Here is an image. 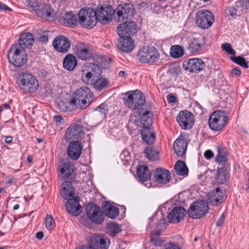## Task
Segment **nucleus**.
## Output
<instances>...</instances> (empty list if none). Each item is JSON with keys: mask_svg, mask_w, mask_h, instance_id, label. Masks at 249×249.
<instances>
[{"mask_svg": "<svg viewBox=\"0 0 249 249\" xmlns=\"http://www.w3.org/2000/svg\"><path fill=\"white\" fill-rule=\"evenodd\" d=\"M18 44L15 46H18L19 49L24 50L29 48L31 46V33L30 32L24 33L21 35L18 40Z\"/></svg>", "mask_w": 249, "mask_h": 249, "instance_id": "34", "label": "nucleus"}, {"mask_svg": "<svg viewBox=\"0 0 249 249\" xmlns=\"http://www.w3.org/2000/svg\"><path fill=\"white\" fill-rule=\"evenodd\" d=\"M53 46L58 52L65 53H67L70 48L71 41L64 36H58L54 38Z\"/></svg>", "mask_w": 249, "mask_h": 249, "instance_id": "19", "label": "nucleus"}, {"mask_svg": "<svg viewBox=\"0 0 249 249\" xmlns=\"http://www.w3.org/2000/svg\"><path fill=\"white\" fill-rule=\"evenodd\" d=\"M205 44L204 38L202 36L190 40L188 42L187 49L191 53L200 51L201 47Z\"/></svg>", "mask_w": 249, "mask_h": 249, "instance_id": "31", "label": "nucleus"}, {"mask_svg": "<svg viewBox=\"0 0 249 249\" xmlns=\"http://www.w3.org/2000/svg\"><path fill=\"white\" fill-rule=\"evenodd\" d=\"M70 144L67 149L68 157L71 160H78L81 154L83 149L82 144L79 141L69 142Z\"/></svg>", "mask_w": 249, "mask_h": 249, "instance_id": "22", "label": "nucleus"}, {"mask_svg": "<svg viewBox=\"0 0 249 249\" xmlns=\"http://www.w3.org/2000/svg\"><path fill=\"white\" fill-rule=\"evenodd\" d=\"M78 23L85 28L91 29L97 23V17L92 8H82L78 12Z\"/></svg>", "mask_w": 249, "mask_h": 249, "instance_id": "5", "label": "nucleus"}, {"mask_svg": "<svg viewBox=\"0 0 249 249\" xmlns=\"http://www.w3.org/2000/svg\"><path fill=\"white\" fill-rule=\"evenodd\" d=\"M74 52L77 57L81 60H88L92 57L89 46L83 42H79L75 45Z\"/></svg>", "mask_w": 249, "mask_h": 249, "instance_id": "23", "label": "nucleus"}, {"mask_svg": "<svg viewBox=\"0 0 249 249\" xmlns=\"http://www.w3.org/2000/svg\"><path fill=\"white\" fill-rule=\"evenodd\" d=\"M58 18L59 22L65 26L73 27L77 26L78 23L76 15L71 12H66Z\"/></svg>", "mask_w": 249, "mask_h": 249, "instance_id": "27", "label": "nucleus"}, {"mask_svg": "<svg viewBox=\"0 0 249 249\" xmlns=\"http://www.w3.org/2000/svg\"><path fill=\"white\" fill-rule=\"evenodd\" d=\"M137 174L142 181H145L150 179L151 173L147 166L140 165L137 170Z\"/></svg>", "mask_w": 249, "mask_h": 249, "instance_id": "36", "label": "nucleus"}, {"mask_svg": "<svg viewBox=\"0 0 249 249\" xmlns=\"http://www.w3.org/2000/svg\"><path fill=\"white\" fill-rule=\"evenodd\" d=\"M30 98L26 97L24 99V103L25 106V116H28L30 117Z\"/></svg>", "mask_w": 249, "mask_h": 249, "instance_id": "50", "label": "nucleus"}, {"mask_svg": "<svg viewBox=\"0 0 249 249\" xmlns=\"http://www.w3.org/2000/svg\"><path fill=\"white\" fill-rule=\"evenodd\" d=\"M231 60L235 63L242 66L245 68H248V62L246 59L241 56H232L231 57Z\"/></svg>", "mask_w": 249, "mask_h": 249, "instance_id": "45", "label": "nucleus"}, {"mask_svg": "<svg viewBox=\"0 0 249 249\" xmlns=\"http://www.w3.org/2000/svg\"><path fill=\"white\" fill-rule=\"evenodd\" d=\"M60 178L65 180L61 187H72L75 183V176L73 167L69 162H65L60 168Z\"/></svg>", "mask_w": 249, "mask_h": 249, "instance_id": "11", "label": "nucleus"}, {"mask_svg": "<svg viewBox=\"0 0 249 249\" xmlns=\"http://www.w3.org/2000/svg\"><path fill=\"white\" fill-rule=\"evenodd\" d=\"M61 194L64 199L67 200L71 197H75V190L74 188H62Z\"/></svg>", "mask_w": 249, "mask_h": 249, "instance_id": "42", "label": "nucleus"}, {"mask_svg": "<svg viewBox=\"0 0 249 249\" xmlns=\"http://www.w3.org/2000/svg\"><path fill=\"white\" fill-rule=\"evenodd\" d=\"M110 244V240L103 235L95 234L92 236L89 243L91 249H107Z\"/></svg>", "mask_w": 249, "mask_h": 249, "instance_id": "21", "label": "nucleus"}, {"mask_svg": "<svg viewBox=\"0 0 249 249\" xmlns=\"http://www.w3.org/2000/svg\"><path fill=\"white\" fill-rule=\"evenodd\" d=\"M86 210L88 217L93 223L100 224L103 222L104 216L101 213L100 207L96 204L90 203L87 206Z\"/></svg>", "mask_w": 249, "mask_h": 249, "instance_id": "14", "label": "nucleus"}, {"mask_svg": "<svg viewBox=\"0 0 249 249\" xmlns=\"http://www.w3.org/2000/svg\"><path fill=\"white\" fill-rule=\"evenodd\" d=\"M124 105L132 109H139L143 106L145 99L144 95L139 90H130L124 94Z\"/></svg>", "mask_w": 249, "mask_h": 249, "instance_id": "3", "label": "nucleus"}, {"mask_svg": "<svg viewBox=\"0 0 249 249\" xmlns=\"http://www.w3.org/2000/svg\"><path fill=\"white\" fill-rule=\"evenodd\" d=\"M153 174L155 181L160 184L165 185L171 179L170 172L163 168H156L154 170Z\"/></svg>", "mask_w": 249, "mask_h": 249, "instance_id": "24", "label": "nucleus"}, {"mask_svg": "<svg viewBox=\"0 0 249 249\" xmlns=\"http://www.w3.org/2000/svg\"><path fill=\"white\" fill-rule=\"evenodd\" d=\"M231 73L233 76L238 77L241 74V71L239 68H234L231 70Z\"/></svg>", "mask_w": 249, "mask_h": 249, "instance_id": "59", "label": "nucleus"}, {"mask_svg": "<svg viewBox=\"0 0 249 249\" xmlns=\"http://www.w3.org/2000/svg\"><path fill=\"white\" fill-rule=\"evenodd\" d=\"M165 249H180L178 245L174 244L172 242L166 244L164 246Z\"/></svg>", "mask_w": 249, "mask_h": 249, "instance_id": "56", "label": "nucleus"}, {"mask_svg": "<svg viewBox=\"0 0 249 249\" xmlns=\"http://www.w3.org/2000/svg\"><path fill=\"white\" fill-rule=\"evenodd\" d=\"M184 53L183 48L178 45L172 46L170 51V55L174 58L181 57L184 54Z\"/></svg>", "mask_w": 249, "mask_h": 249, "instance_id": "41", "label": "nucleus"}, {"mask_svg": "<svg viewBox=\"0 0 249 249\" xmlns=\"http://www.w3.org/2000/svg\"><path fill=\"white\" fill-rule=\"evenodd\" d=\"M18 86L21 89L25 92H30L31 89V74L28 73H23L20 81L18 82Z\"/></svg>", "mask_w": 249, "mask_h": 249, "instance_id": "33", "label": "nucleus"}, {"mask_svg": "<svg viewBox=\"0 0 249 249\" xmlns=\"http://www.w3.org/2000/svg\"><path fill=\"white\" fill-rule=\"evenodd\" d=\"M187 144L185 139L180 137L178 138L174 143V150L175 153L178 156H183L186 152Z\"/></svg>", "mask_w": 249, "mask_h": 249, "instance_id": "30", "label": "nucleus"}, {"mask_svg": "<svg viewBox=\"0 0 249 249\" xmlns=\"http://www.w3.org/2000/svg\"><path fill=\"white\" fill-rule=\"evenodd\" d=\"M225 216L224 213H223L218 220L216 222V225L217 227H222L225 221Z\"/></svg>", "mask_w": 249, "mask_h": 249, "instance_id": "57", "label": "nucleus"}, {"mask_svg": "<svg viewBox=\"0 0 249 249\" xmlns=\"http://www.w3.org/2000/svg\"><path fill=\"white\" fill-rule=\"evenodd\" d=\"M167 100L169 103H173L176 102V98L172 94H169L167 97Z\"/></svg>", "mask_w": 249, "mask_h": 249, "instance_id": "63", "label": "nucleus"}, {"mask_svg": "<svg viewBox=\"0 0 249 249\" xmlns=\"http://www.w3.org/2000/svg\"><path fill=\"white\" fill-rule=\"evenodd\" d=\"M88 68L85 75H83L82 78L84 82L92 86L99 91L109 86L110 81L107 78L102 77V70L97 65L90 64Z\"/></svg>", "mask_w": 249, "mask_h": 249, "instance_id": "2", "label": "nucleus"}, {"mask_svg": "<svg viewBox=\"0 0 249 249\" xmlns=\"http://www.w3.org/2000/svg\"><path fill=\"white\" fill-rule=\"evenodd\" d=\"M7 58L11 64L15 67H20L26 63L27 56L18 46H13L9 51Z\"/></svg>", "mask_w": 249, "mask_h": 249, "instance_id": "8", "label": "nucleus"}, {"mask_svg": "<svg viewBox=\"0 0 249 249\" xmlns=\"http://www.w3.org/2000/svg\"><path fill=\"white\" fill-rule=\"evenodd\" d=\"M209 210L208 201L199 199L191 204L187 210L189 216L193 219H199L204 216Z\"/></svg>", "mask_w": 249, "mask_h": 249, "instance_id": "4", "label": "nucleus"}, {"mask_svg": "<svg viewBox=\"0 0 249 249\" xmlns=\"http://www.w3.org/2000/svg\"><path fill=\"white\" fill-rule=\"evenodd\" d=\"M174 169L177 175L186 176L188 174V169L184 161L178 160L174 166Z\"/></svg>", "mask_w": 249, "mask_h": 249, "instance_id": "40", "label": "nucleus"}, {"mask_svg": "<svg viewBox=\"0 0 249 249\" xmlns=\"http://www.w3.org/2000/svg\"><path fill=\"white\" fill-rule=\"evenodd\" d=\"M94 12L97 21L98 20L102 24H106L111 21L112 16L115 15L114 9L111 6L97 7Z\"/></svg>", "mask_w": 249, "mask_h": 249, "instance_id": "16", "label": "nucleus"}, {"mask_svg": "<svg viewBox=\"0 0 249 249\" xmlns=\"http://www.w3.org/2000/svg\"><path fill=\"white\" fill-rule=\"evenodd\" d=\"M228 117L224 111H214L209 119V125L213 131H219L223 129L227 123Z\"/></svg>", "mask_w": 249, "mask_h": 249, "instance_id": "7", "label": "nucleus"}, {"mask_svg": "<svg viewBox=\"0 0 249 249\" xmlns=\"http://www.w3.org/2000/svg\"><path fill=\"white\" fill-rule=\"evenodd\" d=\"M105 105L102 104L96 108V112L97 114H100L101 117L102 119L106 118V114L107 113V110L106 108Z\"/></svg>", "mask_w": 249, "mask_h": 249, "instance_id": "48", "label": "nucleus"}, {"mask_svg": "<svg viewBox=\"0 0 249 249\" xmlns=\"http://www.w3.org/2000/svg\"><path fill=\"white\" fill-rule=\"evenodd\" d=\"M77 61L76 57L71 54H68L64 57L63 66L66 70L71 71L76 67Z\"/></svg>", "mask_w": 249, "mask_h": 249, "instance_id": "35", "label": "nucleus"}, {"mask_svg": "<svg viewBox=\"0 0 249 249\" xmlns=\"http://www.w3.org/2000/svg\"><path fill=\"white\" fill-rule=\"evenodd\" d=\"M195 18L197 27L203 29L211 27L214 21L213 13L205 9L199 10L196 13Z\"/></svg>", "mask_w": 249, "mask_h": 249, "instance_id": "10", "label": "nucleus"}, {"mask_svg": "<svg viewBox=\"0 0 249 249\" xmlns=\"http://www.w3.org/2000/svg\"><path fill=\"white\" fill-rule=\"evenodd\" d=\"M114 18L119 22L130 20L134 16V8L131 3H124L119 5L114 10Z\"/></svg>", "mask_w": 249, "mask_h": 249, "instance_id": "12", "label": "nucleus"}, {"mask_svg": "<svg viewBox=\"0 0 249 249\" xmlns=\"http://www.w3.org/2000/svg\"><path fill=\"white\" fill-rule=\"evenodd\" d=\"M53 121L56 125H60L64 123V120L61 116H55L53 118Z\"/></svg>", "mask_w": 249, "mask_h": 249, "instance_id": "55", "label": "nucleus"}, {"mask_svg": "<svg viewBox=\"0 0 249 249\" xmlns=\"http://www.w3.org/2000/svg\"><path fill=\"white\" fill-rule=\"evenodd\" d=\"M151 241L157 246H160L162 244V241L159 237H154V234L151 235Z\"/></svg>", "mask_w": 249, "mask_h": 249, "instance_id": "52", "label": "nucleus"}, {"mask_svg": "<svg viewBox=\"0 0 249 249\" xmlns=\"http://www.w3.org/2000/svg\"><path fill=\"white\" fill-rule=\"evenodd\" d=\"M36 39H38V41L41 43H46L48 41V37L46 35L40 36L39 38L36 37Z\"/></svg>", "mask_w": 249, "mask_h": 249, "instance_id": "62", "label": "nucleus"}, {"mask_svg": "<svg viewBox=\"0 0 249 249\" xmlns=\"http://www.w3.org/2000/svg\"><path fill=\"white\" fill-rule=\"evenodd\" d=\"M204 157L206 159L209 160L213 157V153L210 150H206L204 153Z\"/></svg>", "mask_w": 249, "mask_h": 249, "instance_id": "60", "label": "nucleus"}, {"mask_svg": "<svg viewBox=\"0 0 249 249\" xmlns=\"http://www.w3.org/2000/svg\"><path fill=\"white\" fill-rule=\"evenodd\" d=\"M227 157L228 156H216L215 161L218 163L217 169H227L229 167Z\"/></svg>", "mask_w": 249, "mask_h": 249, "instance_id": "43", "label": "nucleus"}, {"mask_svg": "<svg viewBox=\"0 0 249 249\" xmlns=\"http://www.w3.org/2000/svg\"><path fill=\"white\" fill-rule=\"evenodd\" d=\"M217 155L220 156H228V153L227 148L224 147L218 146L217 147Z\"/></svg>", "mask_w": 249, "mask_h": 249, "instance_id": "51", "label": "nucleus"}, {"mask_svg": "<svg viewBox=\"0 0 249 249\" xmlns=\"http://www.w3.org/2000/svg\"><path fill=\"white\" fill-rule=\"evenodd\" d=\"M65 207L67 211L74 216L79 215L82 211L78 197L68 199Z\"/></svg>", "mask_w": 249, "mask_h": 249, "instance_id": "26", "label": "nucleus"}, {"mask_svg": "<svg viewBox=\"0 0 249 249\" xmlns=\"http://www.w3.org/2000/svg\"><path fill=\"white\" fill-rule=\"evenodd\" d=\"M83 127L80 124H71L66 130L64 138L67 142L79 141L82 139L84 132Z\"/></svg>", "mask_w": 249, "mask_h": 249, "instance_id": "13", "label": "nucleus"}, {"mask_svg": "<svg viewBox=\"0 0 249 249\" xmlns=\"http://www.w3.org/2000/svg\"><path fill=\"white\" fill-rule=\"evenodd\" d=\"M165 224L166 220L165 219H161L157 223V227L159 229L161 230L162 227H164Z\"/></svg>", "mask_w": 249, "mask_h": 249, "instance_id": "61", "label": "nucleus"}, {"mask_svg": "<svg viewBox=\"0 0 249 249\" xmlns=\"http://www.w3.org/2000/svg\"><path fill=\"white\" fill-rule=\"evenodd\" d=\"M107 229L111 236H115L117 233L121 232V229L119 224L116 223H109Z\"/></svg>", "mask_w": 249, "mask_h": 249, "instance_id": "44", "label": "nucleus"}, {"mask_svg": "<svg viewBox=\"0 0 249 249\" xmlns=\"http://www.w3.org/2000/svg\"><path fill=\"white\" fill-rule=\"evenodd\" d=\"M217 82L221 87L225 86L227 85V81L226 80L222 73H220L218 75Z\"/></svg>", "mask_w": 249, "mask_h": 249, "instance_id": "53", "label": "nucleus"}, {"mask_svg": "<svg viewBox=\"0 0 249 249\" xmlns=\"http://www.w3.org/2000/svg\"><path fill=\"white\" fill-rule=\"evenodd\" d=\"M117 28V33L119 37H130L137 32V26L135 22L127 20L123 21Z\"/></svg>", "mask_w": 249, "mask_h": 249, "instance_id": "17", "label": "nucleus"}, {"mask_svg": "<svg viewBox=\"0 0 249 249\" xmlns=\"http://www.w3.org/2000/svg\"><path fill=\"white\" fill-rule=\"evenodd\" d=\"M45 224L47 229L49 230H52L54 228L55 221L51 215H47L45 219Z\"/></svg>", "mask_w": 249, "mask_h": 249, "instance_id": "47", "label": "nucleus"}, {"mask_svg": "<svg viewBox=\"0 0 249 249\" xmlns=\"http://www.w3.org/2000/svg\"><path fill=\"white\" fill-rule=\"evenodd\" d=\"M227 169H217V173L215 175L214 181L217 184L225 183L229 178V173Z\"/></svg>", "mask_w": 249, "mask_h": 249, "instance_id": "37", "label": "nucleus"}, {"mask_svg": "<svg viewBox=\"0 0 249 249\" xmlns=\"http://www.w3.org/2000/svg\"><path fill=\"white\" fill-rule=\"evenodd\" d=\"M39 87L38 80L32 75V93L35 92Z\"/></svg>", "mask_w": 249, "mask_h": 249, "instance_id": "54", "label": "nucleus"}, {"mask_svg": "<svg viewBox=\"0 0 249 249\" xmlns=\"http://www.w3.org/2000/svg\"><path fill=\"white\" fill-rule=\"evenodd\" d=\"M176 120L181 128L185 130L191 129L194 124L193 114L187 110L180 111Z\"/></svg>", "mask_w": 249, "mask_h": 249, "instance_id": "18", "label": "nucleus"}, {"mask_svg": "<svg viewBox=\"0 0 249 249\" xmlns=\"http://www.w3.org/2000/svg\"><path fill=\"white\" fill-rule=\"evenodd\" d=\"M221 48L227 53L230 54L234 55L235 54V50L232 48L231 44L225 43L222 44Z\"/></svg>", "mask_w": 249, "mask_h": 249, "instance_id": "49", "label": "nucleus"}, {"mask_svg": "<svg viewBox=\"0 0 249 249\" xmlns=\"http://www.w3.org/2000/svg\"><path fill=\"white\" fill-rule=\"evenodd\" d=\"M224 14L229 18L231 17L235 18L237 15V10L233 6H230L225 9Z\"/></svg>", "mask_w": 249, "mask_h": 249, "instance_id": "46", "label": "nucleus"}, {"mask_svg": "<svg viewBox=\"0 0 249 249\" xmlns=\"http://www.w3.org/2000/svg\"><path fill=\"white\" fill-rule=\"evenodd\" d=\"M153 114L151 111H145L141 116V126L143 127H151L152 124V116Z\"/></svg>", "mask_w": 249, "mask_h": 249, "instance_id": "38", "label": "nucleus"}, {"mask_svg": "<svg viewBox=\"0 0 249 249\" xmlns=\"http://www.w3.org/2000/svg\"><path fill=\"white\" fill-rule=\"evenodd\" d=\"M32 10L42 18L51 20L56 17L55 10L50 5L46 3L39 4L36 0H32Z\"/></svg>", "mask_w": 249, "mask_h": 249, "instance_id": "9", "label": "nucleus"}, {"mask_svg": "<svg viewBox=\"0 0 249 249\" xmlns=\"http://www.w3.org/2000/svg\"><path fill=\"white\" fill-rule=\"evenodd\" d=\"M102 208L105 214L109 218L115 219L119 215L118 208L113 206L108 201L104 202Z\"/></svg>", "mask_w": 249, "mask_h": 249, "instance_id": "29", "label": "nucleus"}, {"mask_svg": "<svg viewBox=\"0 0 249 249\" xmlns=\"http://www.w3.org/2000/svg\"><path fill=\"white\" fill-rule=\"evenodd\" d=\"M134 46V41L131 37H120L117 43V48L125 53L131 52Z\"/></svg>", "mask_w": 249, "mask_h": 249, "instance_id": "28", "label": "nucleus"}, {"mask_svg": "<svg viewBox=\"0 0 249 249\" xmlns=\"http://www.w3.org/2000/svg\"><path fill=\"white\" fill-rule=\"evenodd\" d=\"M137 56L141 62L151 64L159 60L160 53L153 46H144L138 52Z\"/></svg>", "mask_w": 249, "mask_h": 249, "instance_id": "6", "label": "nucleus"}, {"mask_svg": "<svg viewBox=\"0 0 249 249\" xmlns=\"http://www.w3.org/2000/svg\"><path fill=\"white\" fill-rule=\"evenodd\" d=\"M0 10L12 11V9L0 1Z\"/></svg>", "mask_w": 249, "mask_h": 249, "instance_id": "64", "label": "nucleus"}, {"mask_svg": "<svg viewBox=\"0 0 249 249\" xmlns=\"http://www.w3.org/2000/svg\"><path fill=\"white\" fill-rule=\"evenodd\" d=\"M242 6L243 8L242 13L245 14L247 12V10L249 8V0H246L243 2Z\"/></svg>", "mask_w": 249, "mask_h": 249, "instance_id": "58", "label": "nucleus"}, {"mask_svg": "<svg viewBox=\"0 0 249 249\" xmlns=\"http://www.w3.org/2000/svg\"><path fill=\"white\" fill-rule=\"evenodd\" d=\"M142 140L147 144H152L155 141L156 135L152 127H143L141 130Z\"/></svg>", "mask_w": 249, "mask_h": 249, "instance_id": "32", "label": "nucleus"}, {"mask_svg": "<svg viewBox=\"0 0 249 249\" xmlns=\"http://www.w3.org/2000/svg\"><path fill=\"white\" fill-rule=\"evenodd\" d=\"M146 157L151 161L159 159V152L152 145L147 146L144 150Z\"/></svg>", "mask_w": 249, "mask_h": 249, "instance_id": "39", "label": "nucleus"}, {"mask_svg": "<svg viewBox=\"0 0 249 249\" xmlns=\"http://www.w3.org/2000/svg\"><path fill=\"white\" fill-rule=\"evenodd\" d=\"M208 203L210 205L217 206L223 203L227 198L226 191L220 188H215L207 195Z\"/></svg>", "mask_w": 249, "mask_h": 249, "instance_id": "15", "label": "nucleus"}, {"mask_svg": "<svg viewBox=\"0 0 249 249\" xmlns=\"http://www.w3.org/2000/svg\"><path fill=\"white\" fill-rule=\"evenodd\" d=\"M93 97V94L89 88L82 87L75 91L72 98L67 104L62 102L59 106L64 112L71 111L75 108L84 109L92 102Z\"/></svg>", "mask_w": 249, "mask_h": 249, "instance_id": "1", "label": "nucleus"}, {"mask_svg": "<svg viewBox=\"0 0 249 249\" xmlns=\"http://www.w3.org/2000/svg\"><path fill=\"white\" fill-rule=\"evenodd\" d=\"M184 69L190 72H200L204 70L206 65L200 58H191L184 62L183 64Z\"/></svg>", "mask_w": 249, "mask_h": 249, "instance_id": "20", "label": "nucleus"}, {"mask_svg": "<svg viewBox=\"0 0 249 249\" xmlns=\"http://www.w3.org/2000/svg\"><path fill=\"white\" fill-rule=\"evenodd\" d=\"M186 213L185 209L181 206L175 207L168 214V222L171 223H178L184 219Z\"/></svg>", "mask_w": 249, "mask_h": 249, "instance_id": "25", "label": "nucleus"}]
</instances>
